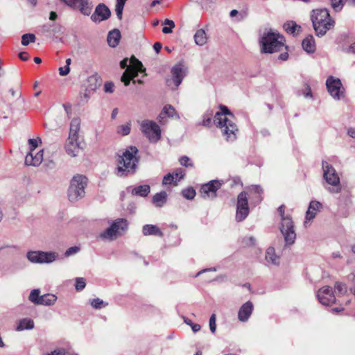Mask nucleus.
I'll return each instance as SVG.
<instances>
[{
    "mask_svg": "<svg viewBox=\"0 0 355 355\" xmlns=\"http://www.w3.org/2000/svg\"><path fill=\"white\" fill-rule=\"evenodd\" d=\"M182 196L188 200H192L196 196V191L192 187H189L182 190Z\"/></svg>",
    "mask_w": 355,
    "mask_h": 355,
    "instance_id": "nucleus-43",
    "label": "nucleus"
},
{
    "mask_svg": "<svg viewBox=\"0 0 355 355\" xmlns=\"http://www.w3.org/2000/svg\"><path fill=\"white\" fill-rule=\"evenodd\" d=\"M326 85L330 95L336 100H340L344 95V88L339 78L330 76L327 79Z\"/></svg>",
    "mask_w": 355,
    "mask_h": 355,
    "instance_id": "nucleus-13",
    "label": "nucleus"
},
{
    "mask_svg": "<svg viewBox=\"0 0 355 355\" xmlns=\"http://www.w3.org/2000/svg\"><path fill=\"white\" fill-rule=\"evenodd\" d=\"M138 149L135 146H129L122 155L119 156L118 166L116 168V175L120 177L134 174L139 163Z\"/></svg>",
    "mask_w": 355,
    "mask_h": 355,
    "instance_id": "nucleus-1",
    "label": "nucleus"
},
{
    "mask_svg": "<svg viewBox=\"0 0 355 355\" xmlns=\"http://www.w3.org/2000/svg\"><path fill=\"white\" fill-rule=\"evenodd\" d=\"M128 229V223L125 219L118 218L112 224L100 234L103 240L113 241Z\"/></svg>",
    "mask_w": 355,
    "mask_h": 355,
    "instance_id": "nucleus-8",
    "label": "nucleus"
},
{
    "mask_svg": "<svg viewBox=\"0 0 355 355\" xmlns=\"http://www.w3.org/2000/svg\"><path fill=\"white\" fill-rule=\"evenodd\" d=\"M70 71V67L65 65L59 68V74L62 76H65L69 74Z\"/></svg>",
    "mask_w": 355,
    "mask_h": 355,
    "instance_id": "nucleus-57",
    "label": "nucleus"
},
{
    "mask_svg": "<svg viewBox=\"0 0 355 355\" xmlns=\"http://www.w3.org/2000/svg\"><path fill=\"white\" fill-rule=\"evenodd\" d=\"M209 329L212 333H215L216 329V315L212 314L209 318Z\"/></svg>",
    "mask_w": 355,
    "mask_h": 355,
    "instance_id": "nucleus-52",
    "label": "nucleus"
},
{
    "mask_svg": "<svg viewBox=\"0 0 355 355\" xmlns=\"http://www.w3.org/2000/svg\"><path fill=\"white\" fill-rule=\"evenodd\" d=\"M34 322L30 318H24L19 321L16 327V331H21L23 330H30L33 329Z\"/></svg>",
    "mask_w": 355,
    "mask_h": 355,
    "instance_id": "nucleus-31",
    "label": "nucleus"
},
{
    "mask_svg": "<svg viewBox=\"0 0 355 355\" xmlns=\"http://www.w3.org/2000/svg\"><path fill=\"white\" fill-rule=\"evenodd\" d=\"M285 207L281 205L278 208V212L280 214L282 222L280 225V231L284 236L286 245H292L295 243L296 234L294 230V225L292 218L289 216H286L284 213Z\"/></svg>",
    "mask_w": 355,
    "mask_h": 355,
    "instance_id": "nucleus-7",
    "label": "nucleus"
},
{
    "mask_svg": "<svg viewBox=\"0 0 355 355\" xmlns=\"http://www.w3.org/2000/svg\"><path fill=\"white\" fill-rule=\"evenodd\" d=\"M150 189L149 185H139L132 189V193L135 196L146 197L150 193Z\"/></svg>",
    "mask_w": 355,
    "mask_h": 355,
    "instance_id": "nucleus-34",
    "label": "nucleus"
},
{
    "mask_svg": "<svg viewBox=\"0 0 355 355\" xmlns=\"http://www.w3.org/2000/svg\"><path fill=\"white\" fill-rule=\"evenodd\" d=\"M141 130L151 143H157L161 139L159 126L153 121L144 120L141 121Z\"/></svg>",
    "mask_w": 355,
    "mask_h": 355,
    "instance_id": "nucleus-10",
    "label": "nucleus"
},
{
    "mask_svg": "<svg viewBox=\"0 0 355 355\" xmlns=\"http://www.w3.org/2000/svg\"><path fill=\"white\" fill-rule=\"evenodd\" d=\"M167 118L179 120L180 119L179 114L175 107L171 105H166L158 115L157 119L161 125L167 123Z\"/></svg>",
    "mask_w": 355,
    "mask_h": 355,
    "instance_id": "nucleus-18",
    "label": "nucleus"
},
{
    "mask_svg": "<svg viewBox=\"0 0 355 355\" xmlns=\"http://www.w3.org/2000/svg\"><path fill=\"white\" fill-rule=\"evenodd\" d=\"M265 259L267 262L273 265H278L280 262V257L276 254L275 248L272 247L267 249Z\"/></svg>",
    "mask_w": 355,
    "mask_h": 355,
    "instance_id": "nucleus-28",
    "label": "nucleus"
},
{
    "mask_svg": "<svg viewBox=\"0 0 355 355\" xmlns=\"http://www.w3.org/2000/svg\"><path fill=\"white\" fill-rule=\"evenodd\" d=\"M87 185V178L83 175H74L70 182L68 189V198L71 202H76L85 195V187Z\"/></svg>",
    "mask_w": 355,
    "mask_h": 355,
    "instance_id": "nucleus-5",
    "label": "nucleus"
},
{
    "mask_svg": "<svg viewBox=\"0 0 355 355\" xmlns=\"http://www.w3.org/2000/svg\"><path fill=\"white\" fill-rule=\"evenodd\" d=\"M173 182H175L174 175L172 173H168L164 177L162 184L167 185L172 184Z\"/></svg>",
    "mask_w": 355,
    "mask_h": 355,
    "instance_id": "nucleus-51",
    "label": "nucleus"
},
{
    "mask_svg": "<svg viewBox=\"0 0 355 355\" xmlns=\"http://www.w3.org/2000/svg\"><path fill=\"white\" fill-rule=\"evenodd\" d=\"M42 33L56 34L62 31V26L56 24H46L42 27Z\"/></svg>",
    "mask_w": 355,
    "mask_h": 355,
    "instance_id": "nucleus-30",
    "label": "nucleus"
},
{
    "mask_svg": "<svg viewBox=\"0 0 355 355\" xmlns=\"http://www.w3.org/2000/svg\"><path fill=\"white\" fill-rule=\"evenodd\" d=\"M69 7L78 10L83 15L88 16L91 14L93 5L89 0H62Z\"/></svg>",
    "mask_w": 355,
    "mask_h": 355,
    "instance_id": "nucleus-14",
    "label": "nucleus"
},
{
    "mask_svg": "<svg viewBox=\"0 0 355 355\" xmlns=\"http://www.w3.org/2000/svg\"><path fill=\"white\" fill-rule=\"evenodd\" d=\"M44 159V150H40L36 153L29 152L25 157V164L27 166H38Z\"/></svg>",
    "mask_w": 355,
    "mask_h": 355,
    "instance_id": "nucleus-21",
    "label": "nucleus"
},
{
    "mask_svg": "<svg viewBox=\"0 0 355 355\" xmlns=\"http://www.w3.org/2000/svg\"><path fill=\"white\" fill-rule=\"evenodd\" d=\"M323 177L326 182L334 187L329 189L331 193H339L341 190L340 178L336 169L327 162H322Z\"/></svg>",
    "mask_w": 355,
    "mask_h": 355,
    "instance_id": "nucleus-9",
    "label": "nucleus"
},
{
    "mask_svg": "<svg viewBox=\"0 0 355 355\" xmlns=\"http://www.w3.org/2000/svg\"><path fill=\"white\" fill-rule=\"evenodd\" d=\"M66 153L71 157H77L82 148L80 147V138L68 137L64 146Z\"/></svg>",
    "mask_w": 355,
    "mask_h": 355,
    "instance_id": "nucleus-16",
    "label": "nucleus"
},
{
    "mask_svg": "<svg viewBox=\"0 0 355 355\" xmlns=\"http://www.w3.org/2000/svg\"><path fill=\"white\" fill-rule=\"evenodd\" d=\"M172 78L177 88L182 83L183 78L187 73V67L182 62H179L174 65L171 69Z\"/></svg>",
    "mask_w": 355,
    "mask_h": 355,
    "instance_id": "nucleus-19",
    "label": "nucleus"
},
{
    "mask_svg": "<svg viewBox=\"0 0 355 355\" xmlns=\"http://www.w3.org/2000/svg\"><path fill=\"white\" fill-rule=\"evenodd\" d=\"M284 37L271 31L263 33L261 40V51L264 53H273L284 47Z\"/></svg>",
    "mask_w": 355,
    "mask_h": 355,
    "instance_id": "nucleus-4",
    "label": "nucleus"
},
{
    "mask_svg": "<svg viewBox=\"0 0 355 355\" xmlns=\"http://www.w3.org/2000/svg\"><path fill=\"white\" fill-rule=\"evenodd\" d=\"M172 174L174 175L175 182H177L184 178L185 176V171L181 168H179L175 169V171Z\"/></svg>",
    "mask_w": 355,
    "mask_h": 355,
    "instance_id": "nucleus-46",
    "label": "nucleus"
},
{
    "mask_svg": "<svg viewBox=\"0 0 355 355\" xmlns=\"http://www.w3.org/2000/svg\"><path fill=\"white\" fill-rule=\"evenodd\" d=\"M250 191L251 193H253L254 194H261L263 193V189L259 185H252L251 188L250 189Z\"/></svg>",
    "mask_w": 355,
    "mask_h": 355,
    "instance_id": "nucleus-55",
    "label": "nucleus"
},
{
    "mask_svg": "<svg viewBox=\"0 0 355 355\" xmlns=\"http://www.w3.org/2000/svg\"><path fill=\"white\" fill-rule=\"evenodd\" d=\"M335 288L340 295H343L347 292L346 285L340 282H336L335 284Z\"/></svg>",
    "mask_w": 355,
    "mask_h": 355,
    "instance_id": "nucleus-50",
    "label": "nucleus"
},
{
    "mask_svg": "<svg viewBox=\"0 0 355 355\" xmlns=\"http://www.w3.org/2000/svg\"><path fill=\"white\" fill-rule=\"evenodd\" d=\"M36 40L35 35L32 33H26L21 36V44L27 46L30 43L35 42Z\"/></svg>",
    "mask_w": 355,
    "mask_h": 355,
    "instance_id": "nucleus-39",
    "label": "nucleus"
},
{
    "mask_svg": "<svg viewBox=\"0 0 355 355\" xmlns=\"http://www.w3.org/2000/svg\"><path fill=\"white\" fill-rule=\"evenodd\" d=\"M80 250V248L77 246H73V247H71L69 248H68L65 253H64V255L66 257H69V256H71V255H73L76 253H78Z\"/></svg>",
    "mask_w": 355,
    "mask_h": 355,
    "instance_id": "nucleus-54",
    "label": "nucleus"
},
{
    "mask_svg": "<svg viewBox=\"0 0 355 355\" xmlns=\"http://www.w3.org/2000/svg\"><path fill=\"white\" fill-rule=\"evenodd\" d=\"M121 38V33L118 29L110 31L107 35V43L111 47H115L118 45Z\"/></svg>",
    "mask_w": 355,
    "mask_h": 355,
    "instance_id": "nucleus-29",
    "label": "nucleus"
},
{
    "mask_svg": "<svg viewBox=\"0 0 355 355\" xmlns=\"http://www.w3.org/2000/svg\"><path fill=\"white\" fill-rule=\"evenodd\" d=\"M44 355H67V352L64 348H57L54 351L46 353Z\"/></svg>",
    "mask_w": 355,
    "mask_h": 355,
    "instance_id": "nucleus-53",
    "label": "nucleus"
},
{
    "mask_svg": "<svg viewBox=\"0 0 355 355\" xmlns=\"http://www.w3.org/2000/svg\"><path fill=\"white\" fill-rule=\"evenodd\" d=\"M263 198L261 194H254V196L252 198V203L254 205L260 203L262 200Z\"/></svg>",
    "mask_w": 355,
    "mask_h": 355,
    "instance_id": "nucleus-58",
    "label": "nucleus"
},
{
    "mask_svg": "<svg viewBox=\"0 0 355 355\" xmlns=\"http://www.w3.org/2000/svg\"><path fill=\"white\" fill-rule=\"evenodd\" d=\"M180 164L185 167H193V164L187 156H182L179 159Z\"/></svg>",
    "mask_w": 355,
    "mask_h": 355,
    "instance_id": "nucleus-48",
    "label": "nucleus"
},
{
    "mask_svg": "<svg viewBox=\"0 0 355 355\" xmlns=\"http://www.w3.org/2000/svg\"><path fill=\"white\" fill-rule=\"evenodd\" d=\"M220 112L214 115V122L216 125L221 129V132L226 137L227 141H233L236 139V132L238 131L236 123L227 116L234 117L233 114L229 110L227 106L220 105Z\"/></svg>",
    "mask_w": 355,
    "mask_h": 355,
    "instance_id": "nucleus-2",
    "label": "nucleus"
},
{
    "mask_svg": "<svg viewBox=\"0 0 355 355\" xmlns=\"http://www.w3.org/2000/svg\"><path fill=\"white\" fill-rule=\"evenodd\" d=\"M347 134L349 137L355 138V128H349L347 130Z\"/></svg>",
    "mask_w": 355,
    "mask_h": 355,
    "instance_id": "nucleus-64",
    "label": "nucleus"
},
{
    "mask_svg": "<svg viewBox=\"0 0 355 355\" xmlns=\"http://www.w3.org/2000/svg\"><path fill=\"white\" fill-rule=\"evenodd\" d=\"M166 198L167 193L165 191H161L153 196V202L156 207H161L165 204Z\"/></svg>",
    "mask_w": 355,
    "mask_h": 355,
    "instance_id": "nucleus-33",
    "label": "nucleus"
},
{
    "mask_svg": "<svg viewBox=\"0 0 355 355\" xmlns=\"http://www.w3.org/2000/svg\"><path fill=\"white\" fill-rule=\"evenodd\" d=\"M126 1L127 0H116L115 12L119 19H122L123 10Z\"/></svg>",
    "mask_w": 355,
    "mask_h": 355,
    "instance_id": "nucleus-37",
    "label": "nucleus"
},
{
    "mask_svg": "<svg viewBox=\"0 0 355 355\" xmlns=\"http://www.w3.org/2000/svg\"><path fill=\"white\" fill-rule=\"evenodd\" d=\"M122 69L127 67L121 76V81L128 86L130 80H133L137 75L138 72L144 71L142 63L135 57H132L130 60L125 58L120 62Z\"/></svg>",
    "mask_w": 355,
    "mask_h": 355,
    "instance_id": "nucleus-6",
    "label": "nucleus"
},
{
    "mask_svg": "<svg viewBox=\"0 0 355 355\" xmlns=\"http://www.w3.org/2000/svg\"><path fill=\"white\" fill-rule=\"evenodd\" d=\"M142 233L144 236H163V232L155 225H145L142 227Z\"/></svg>",
    "mask_w": 355,
    "mask_h": 355,
    "instance_id": "nucleus-26",
    "label": "nucleus"
},
{
    "mask_svg": "<svg viewBox=\"0 0 355 355\" xmlns=\"http://www.w3.org/2000/svg\"><path fill=\"white\" fill-rule=\"evenodd\" d=\"M213 116V112L211 110L207 111L202 116V121L201 125L205 127L210 126L211 123V118Z\"/></svg>",
    "mask_w": 355,
    "mask_h": 355,
    "instance_id": "nucleus-40",
    "label": "nucleus"
},
{
    "mask_svg": "<svg viewBox=\"0 0 355 355\" xmlns=\"http://www.w3.org/2000/svg\"><path fill=\"white\" fill-rule=\"evenodd\" d=\"M194 40L197 45L203 46L207 41V36L203 29H200L196 31L194 35Z\"/></svg>",
    "mask_w": 355,
    "mask_h": 355,
    "instance_id": "nucleus-35",
    "label": "nucleus"
},
{
    "mask_svg": "<svg viewBox=\"0 0 355 355\" xmlns=\"http://www.w3.org/2000/svg\"><path fill=\"white\" fill-rule=\"evenodd\" d=\"M345 0H331V6L336 12H339L343 9Z\"/></svg>",
    "mask_w": 355,
    "mask_h": 355,
    "instance_id": "nucleus-44",
    "label": "nucleus"
},
{
    "mask_svg": "<svg viewBox=\"0 0 355 355\" xmlns=\"http://www.w3.org/2000/svg\"><path fill=\"white\" fill-rule=\"evenodd\" d=\"M254 309V306L252 302L248 301L244 303L239 309L238 312V319L243 322H247Z\"/></svg>",
    "mask_w": 355,
    "mask_h": 355,
    "instance_id": "nucleus-22",
    "label": "nucleus"
},
{
    "mask_svg": "<svg viewBox=\"0 0 355 355\" xmlns=\"http://www.w3.org/2000/svg\"><path fill=\"white\" fill-rule=\"evenodd\" d=\"M322 208V204L315 200H312L309 203L308 210L306 213L304 224L306 225L308 222L313 220L318 212L320 211Z\"/></svg>",
    "mask_w": 355,
    "mask_h": 355,
    "instance_id": "nucleus-23",
    "label": "nucleus"
},
{
    "mask_svg": "<svg viewBox=\"0 0 355 355\" xmlns=\"http://www.w3.org/2000/svg\"><path fill=\"white\" fill-rule=\"evenodd\" d=\"M55 163L53 160L46 161L43 165V167L46 171L49 169L52 170L55 168Z\"/></svg>",
    "mask_w": 355,
    "mask_h": 355,
    "instance_id": "nucleus-56",
    "label": "nucleus"
},
{
    "mask_svg": "<svg viewBox=\"0 0 355 355\" xmlns=\"http://www.w3.org/2000/svg\"><path fill=\"white\" fill-rule=\"evenodd\" d=\"M347 52L349 53H353V54L355 53V42L351 44L349 46Z\"/></svg>",
    "mask_w": 355,
    "mask_h": 355,
    "instance_id": "nucleus-62",
    "label": "nucleus"
},
{
    "mask_svg": "<svg viewBox=\"0 0 355 355\" xmlns=\"http://www.w3.org/2000/svg\"><path fill=\"white\" fill-rule=\"evenodd\" d=\"M26 257L33 263H51L57 259L58 254L54 252L29 251Z\"/></svg>",
    "mask_w": 355,
    "mask_h": 355,
    "instance_id": "nucleus-11",
    "label": "nucleus"
},
{
    "mask_svg": "<svg viewBox=\"0 0 355 355\" xmlns=\"http://www.w3.org/2000/svg\"><path fill=\"white\" fill-rule=\"evenodd\" d=\"M57 297L53 294H45L40 297L39 305L51 306L55 304Z\"/></svg>",
    "mask_w": 355,
    "mask_h": 355,
    "instance_id": "nucleus-32",
    "label": "nucleus"
},
{
    "mask_svg": "<svg viewBox=\"0 0 355 355\" xmlns=\"http://www.w3.org/2000/svg\"><path fill=\"white\" fill-rule=\"evenodd\" d=\"M86 286L85 279L83 277L76 278L75 287L76 291H80L85 288Z\"/></svg>",
    "mask_w": 355,
    "mask_h": 355,
    "instance_id": "nucleus-47",
    "label": "nucleus"
},
{
    "mask_svg": "<svg viewBox=\"0 0 355 355\" xmlns=\"http://www.w3.org/2000/svg\"><path fill=\"white\" fill-rule=\"evenodd\" d=\"M111 15V12L107 6L103 3L98 5L94 12L91 15V19L94 22H100L107 19Z\"/></svg>",
    "mask_w": 355,
    "mask_h": 355,
    "instance_id": "nucleus-20",
    "label": "nucleus"
},
{
    "mask_svg": "<svg viewBox=\"0 0 355 355\" xmlns=\"http://www.w3.org/2000/svg\"><path fill=\"white\" fill-rule=\"evenodd\" d=\"M222 184V181L211 180L201 187L200 193L204 198L214 199L216 197V191L221 187Z\"/></svg>",
    "mask_w": 355,
    "mask_h": 355,
    "instance_id": "nucleus-15",
    "label": "nucleus"
},
{
    "mask_svg": "<svg viewBox=\"0 0 355 355\" xmlns=\"http://www.w3.org/2000/svg\"><path fill=\"white\" fill-rule=\"evenodd\" d=\"M29 145V152H34L36 148L38 146L39 143H41V139L37 137V139H29L28 141Z\"/></svg>",
    "mask_w": 355,
    "mask_h": 355,
    "instance_id": "nucleus-45",
    "label": "nucleus"
},
{
    "mask_svg": "<svg viewBox=\"0 0 355 355\" xmlns=\"http://www.w3.org/2000/svg\"><path fill=\"white\" fill-rule=\"evenodd\" d=\"M162 24L171 28H174L175 26L174 21L168 19H166Z\"/></svg>",
    "mask_w": 355,
    "mask_h": 355,
    "instance_id": "nucleus-60",
    "label": "nucleus"
},
{
    "mask_svg": "<svg viewBox=\"0 0 355 355\" xmlns=\"http://www.w3.org/2000/svg\"><path fill=\"white\" fill-rule=\"evenodd\" d=\"M90 304L93 308L96 309H100L106 306L108 304L100 298H95L90 300Z\"/></svg>",
    "mask_w": 355,
    "mask_h": 355,
    "instance_id": "nucleus-41",
    "label": "nucleus"
},
{
    "mask_svg": "<svg viewBox=\"0 0 355 355\" xmlns=\"http://www.w3.org/2000/svg\"><path fill=\"white\" fill-rule=\"evenodd\" d=\"M242 243L248 247L254 246L256 244V239L252 236H246L243 239Z\"/></svg>",
    "mask_w": 355,
    "mask_h": 355,
    "instance_id": "nucleus-49",
    "label": "nucleus"
},
{
    "mask_svg": "<svg viewBox=\"0 0 355 355\" xmlns=\"http://www.w3.org/2000/svg\"><path fill=\"white\" fill-rule=\"evenodd\" d=\"M89 82H94V86L92 85L89 89H87L83 93H80L78 96V104L85 105L90 98L89 90H95L99 85L97 84V79L94 76H91L88 78Z\"/></svg>",
    "mask_w": 355,
    "mask_h": 355,
    "instance_id": "nucleus-24",
    "label": "nucleus"
},
{
    "mask_svg": "<svg viewBox=\"0 0 355 355\" xmlns=\"http://www.w3.org/2000/svg\"><path fill=\"white\" fill-rule=\"evenodd\" d=\"M19 57L21 60L26 61L28 59V55L26 52H21Z\"/></svg>",
    "mask_w": 355,
    "mask_h": 355,
    "instance_id": "nucleus-61",
    "label": "nucleus"
},
{
    "mask_svg": "<svg viewBox=\"0 0 355 355\" xmlns=\"http://www.w3.org/2000/svg\"><path fill=\"white\" fill-rule=\"evenodd\" d=\"M311 18L318 37L324 36L328 31L334 28L335 24L328 10L325 8L313 10Z\"/></svg>",
    "mask_w": 355,
    "mask_h": 355,
    "instance_id": "nucleus-3",
    "label": "nucleus"
},
{
    "mask_svg": "<svg viewBox=\"0 0 355 355\" xmlns=\"http://www.w3.org/2000/svg\"><path fill=\"white\" fill-rule=\"evenodd\" d=\"M114 85L112 83H106L105 84V92L107 93H112L114 92Z\"/></svg>",
    "mask_w": 355,
    "mask_h": 355,
    "instance_id": "nucleus-59",
    "label": "nucleus"
},
{
    "mask_svg": "<svg viewBox=\"0 0 355 355\" xmlns=\"http://www.w3.org/2000/svg\"><path fill=\"white\" fill-rule=\"evenodd\" d=\"M303 49L308 53H312L315 51V43L312 35H308L302 42Z\"/></svg>",
    "mask_w": 355,
    "mask_h": 355,
    "instance_id": "nucleus-27",
    "label": "nucleus"
},
{
    "mask_svg": "<svg viewBox=\"0 0 355 355\" xmlns=\"http://www.w3.org/2000/svg\"><path fill=\"white\" fill-rule=\"evenodd\" d=\"M81 120L79 117L73 118L70 123L68 137L80 138Z\"/></svg>",
    "mask_w": 355,
    "mask_h": 355,
    "instance_id": "nucleus-25",
    "label": "nucleus"
},
{
    "mask_svg": "<svg viewBox=\"0 0 355 355\" xmlns=\"http://www.w3.org/2000/svg\"><path fill=\"white\" fill-rule=\"evenodd\" d=\"M131 130L130 123H127L123 125L118 126L116 132L122 136H125L130 134Z\"/></svg>",
    "mask_w": 355,
    "mask_h": 355,
    "instance_id": "nucleus-38",
    "label": "nucleus"
},
{
    "mask_svg": "<svg viewBox=\"0 0 355 355\" xmlns=\"http://www.w3.org/2000/svg\"><path fill=\"white\" fill-rule=\"evenodd\" d=\"M284 28L288 34L295 35L296 32H298L300 30L301 27L295 21H288L284 24Z\"/></svg>",
    "mask_w": 355,
    "mask_h": 355,
    "instance_id": "nucleus-36",
    "label": "nucleus"
},
{
    "mask_svg": "<svg viewBox=\"0 0 355 355\" xmlns=\"http://www.w3.org/2000/svg\"><path fill=\"white\" fill-rule=\"evenodd\" d=\"M191 329H192V331L194 332V333H196L198 331H199L200 330V325L198 324H196V323H193L191 326Z\"/></svg>",
    "mask_w": 355,
    "mask_h": 355,
    "instance_id": "nucleus-63",
    "label": "nucleus"
},
{
    "mask_svg": "<svg viewBox=\"0 0 355 355\" xmlns=\"http://www.w3.org/2000/svg\"><path fill=\"white\" fill-rule=\"evenodd\" d=\"M317 297L320 304L329 306L336 302V297L329 286H324L318 290Z\"/></svg>",
    "mask_w": 355,
    "mask_h": 355,
    "instance_id": "nucleus-17",
    "label": "nucleus"
},
{
    "mask_svg": "<svg viewBox=\"0 0 355 355\" xmlns=\"http://www.w3.org/2000/svg\"><path fill=\"white\" fill-rule=\"evenodd\" d=\"M249 212L248 193L245 191L241 192L237 197L236 220L237 222L243 221L247 218Z\"/></svg>",
    "mask_w": 355,
    "mask_h": 355,
    "instance_id": "nucleus-12",
    "label": "nucleus"
},
{
    "mask_svg": "<svg viewBox=\"0 0 355 355\" xmlns=\"http://www.w3.org/2000/svg\"><path fill=\"white\" fill-rule=\"evenodd\" d=\"M40 291L39 289H33L29 295V300L35 304H38L40 302Z\"/></svg>",
    "mask_w": 355,
    "mask_h": 355,
    "instance_id": "nucleus-42",
    "label": "nucleus"
}]
</instances>
